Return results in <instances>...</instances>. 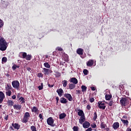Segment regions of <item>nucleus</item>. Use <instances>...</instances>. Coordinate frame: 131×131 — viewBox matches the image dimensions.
<instances>
[{
	"label": "nucleus",
	"instance_id": "obj_62",
	"mask_svg": "<svg viewBox=\"0 0 131 131\" xmlns=\"http://www.w3.org/2000/svg\"><path fill=\"white\" fill-rule=\"evenodd\" d=\"M83 103H84V104H85V103H87L86 100H84L83 101Z\"/></svg>",
	"mask_w": 131,
	"mask_h": 131
},
{
	"label": "nucleus",
	"instance_id": "obj_47",
	"mask_svg": "<svg viewBox=\"0 0 131 131\" xmlns=\"http://www.w3.org/2000/svg\"><path fill=\"white\" fill-rule=\"evenodd\" d=\"M76 94L77 95H80L81 94V90H76Z\"/></svg>",
	"mask_w": 131,
	"mask_h": 131
},
{
	"label": "nucleus",
	"instance_id": "obj_46",
	"mask_svg": "<svg viewBox=\"0 0 131 131\" xmlns=\"http://www.w3.org/2000/svg\"><path fill=\"white\" fill-rule=\"evenodd\" d=\"M91 127H92V128H96L97 125L96 124V123H94L93 124H91Z\"/></svg>",
	"mask_w": 131,
	"mask_h": 131
},
{
	"label": "nucleus",
	"instance_id": "obj_32",
	"mask_svg": "<svg viewBox=\"0 0 131 131\" xmlns=\"http://www.w3.org/2000/svg\"><path fill=\"white\" fill-rule=\"evenodd\" d=\"M43 66L46 68H51V66L49 64V62H45Z\"/></svg>",
	"mask_w": 131,
	"mask_h": 131
},
{
	"label": "nucleus",
	"instance_id": "obj_55",
	"mask_svg": "<svg viewBox=\"0 0 131 131\" xmlns=\"http://www.w3.org/2000/svg\"><path fill=\"white\" fill-rule=\"evenodd\" d=\"M91 89L92 91H96V88H95L94 86H91Z\"/></svg>",
	"mask_w": 131,
	"mask_h": 131
},
{
	"label": "nucleus",
	"instance_id": "obj_45",
	"mask_svg": "<svg viewBox=\"0 0 131 131\" xmlns=\"http://www.w3.org/2000/svg\"><path fill=\"white\" fill-rule=\"evenodd\" d=\"M3 26H4V22L3 20H2V19H0V28H2Z\"/></svg>",
	"mask_w": 131,
	"mask_h": 131
},
{
	"label": "nucleus",
	"instance_id": "obj_13",
	"mask_svg": "<svg viewBox=\"0 0 131 131\" xmlns=\"http://www.w3.org/2000/svg\"><path fill=\"white\" fill-rule=\"evenodd\" d=\"M56 92L57 93L58 96H59V97H62V96H63V93H64V92L63 91V89H58L56 91Z\"/></svg>",
	"mask_w": 131,
	"mask_h": 131
},
{
	"label": "nucleus",
	"instance_id": "obj_63",
	"mask_svg": "<svg viewBox=\"0 0 131 131\" xmlns=\"http://www.w3.org/2000/svg\"><path fill=\"white\" fill-rule=\"evenodd\" d=\"M10 128H11L12 130H14V128H13L12 126L10 127Z\"/></svg>",
	"mask_w": 131,
	"mask_h": 131
},
{
	"label": "nucleus",
	"instance_id": "obj_44",
	"mask_svg": "<svg viewBox=\"0 0 131 131\" xmlns=\"http://www.w3.org/2000/svg\"><path fill=\"white\" fill-rule=\"evenodd\" d=\"M55 76L56 77H60V76H61V73H60L59 72H56V74H55Z\"/></svg>",
	"mask_w": 131,
	"mask_h": 131
},
{
	"label": "nucleus",
	"instance_id": "obj_3",
	"mask_svg": "<svg viewBox=\"0 0 131 131\" xmlns=\"http://www.w3.org/2000/svg\"><path fill=\"white\" fill-rule=\"evenodd\" d=\"M29 118H30V114L29 112H26L23 119V122L24 123H27Z\"/></svg>",
	"mask_w": 131,
	"mask_h": 131
},
{
	"label": "nucleus",
	"instance_id": "obj_6",
	"mask_svg": "<svg viewBox=\"0 0 131 131\" xmlns=\"http://www.w3.org/2000/svg\"><path fill=\"white\" fill-rule=\"evenodd\" d=\"M47 124L48 125H50L51 126H52L54 127L55 126V125L54 124V119H53L52 117H49L47 119Z\"/></svg>",
	"mask_w": 131,
	"mask_h": 131
},
{
	"label": "nucleus",
	"instance_id": "obj_58",
	"mask_svg": "<svg viewBox=\"0 0 131 131\" xmlns=\"http://www.w3.org/2000/svg\"><path fill=\"white\" fill-rule=\"evenodd\" d=\"M8 118H9V115H7V116H6V117H5V120H8Z\"/></svg>",
	"mask_w": 131,
	"mask_h": 131
},
{
	"label": "nucleus",
	"instance_id": "obj_61",
	"mask_svg": "<svg viewBox=\"0 0 131 131\" xmlns=\"http://www.w3.org/2000/svg\"><path fill=\"white\" fill-rule=\"evenodd\" d=\"M105 129L106 131H109V128H108V127L105 128Z\"/></svg>",
	"mask_w": 131,
	"mask_h": 131
},
{
	"label": "nucleus",
	"instance_id": "obj_8",
	"mask_svg": "<svg viewBox=\"0 0 131 131\" xmlns=\"http://www.w3.org/2000/svg\"><path fill=\"white\" fill-rule=\"evenodd\" d=\"M44 74L45 75H49L50 73H53V71L50 70L49 69H47L46 68H43Z\"/></svg>",
	"mask_w": 131,
	"mask_h": 131
},
{
	"label": "nucleus",
	"instance_id": "obj_11",
	"mask_svg": "<svg viewBox=\"0 0 131 131\" xmlns=\"http://www.w3.org/2000/svg\"><path fill=\"white\" fill-rule=\"evenodd\" d=\"M91 126V123L89 122L88 121H85L83 123V127L84 128H89Z\"/></svg>",
	"mask_w": 131,
	"mask_h": 131
},
{
	"label": "nucleus",
	"instance_id": "obj_23",
	"mask_svg": "<svg viewBox=\"0 0 131 131\" xmlns=\"http://www.w3.org/2000/svg\"><path fill=\"white\" fill-rule=\"evenodd\" d=\"M87 66H93L94 65V60H89L86 64Z\"/></svg>",
	"mask_w": 131,
	"mask_h": 131
},
{
	"label": "nucleus",
	"instance_id": "obj_7",
	"mask_svg": "<svg viewBox=\"0 0 131 131\" xmlns=\"http://www.w3.org/2000/svg\"><path fill=\"white\" fill-rule=\"evenodd\" d=\"M98 107L99 109H102V110H105L106 108V106L105 105V103H103L102 101H99L98 103Z\"/></svg>",
	"mask_w": 131,
	"mask_h": 131
},
{
	"label": "nucleus",
	"instance_id": "obj_52",
	"mask_svg": "<svg viewBox=\"0 0 131 131\" xmlns=\"http://www.w3.org/2000/svg\"><path fill=\"white\" fill-rule=\"evenodd\" d=\"M92 130H93V129L92 128V127H89L87 129H86L85 131H92Z\"/></svg>",
	"mask_w": 131,
	"mask_h": 131
},
{
	"label": "nucleus",
	"instance_id": "obj_50",
	"mask_svg": "<svg viewBox=\"0 0 131 131\" xmlns=\"http://www.w3.org/2000/svg\"><path fill=\"white\" fill-rule=\"evenodd\" d=\"M57 50L59 52H62L63 51V49L61 47H57Z\"/></svg>",
	"mask_w": 131,
	"mask_h": 131
},
{
	"label": "nucleus",
	"instance_id": "obj_27",
	"mask_svg": "<svg viewBox=\"0 0 131 131\" xmlns=\"http://www.w3.org/2000/svg\"><path fill=\"white\" fill-rule=\"evenodd\" d=\"M31 110L32 112H35V113L38 112V108H37L36 106H33L32 108H31Z\"/></svg>",
	"mask_w": 131,
	"mask_h": 131
},
{
	"label": "nucleus",
	"instance_id": "obj_51",
	"mask_svg": "<svg viewBox=\"0 0 131 131\" xmlns=\"http://www.w3.org/2000/svg\"><path fill=\"white\" fill-rule=\"evenodd\" d=\"M86 108L88 110H91V108H92V107L90 105V104H88L86 106Z\"/></svg>",
	"mask_w": 131,
	"mask_h": 131
},
{
	"label": "nucleus",
	"instance_id": "obj_16",
	"mask_svg": "<svg viewBox=\"0 0 131 131\" xmlns=\"http://www.w3.org/2000/svg\"><path fill=\"white\" fill-rule=\"evenodd\" d=\"M112 127H113V128H114V129H117V128L119 127V123L118 122L114 123Z\"/></svg>",
	"mask_w": 131,
	"mask_h": 131
},
{
	"label": "nucleus",
	"instance_id": "obj_14",
	"mask_svg": "<svg viewBox=\"0 0 131 131\" xmlns=\"http://www.w3.org/2000/svg\"><path fill=\"white\" fill-rule=\"evenodd\" d=\"M84 121H85V117H84V116H81L79 119V123H80V124H82V123L84 122Z\"/></svg>",
	"mask_w": 131,
	"mask_h": 131
},
{
	"label": "nucleus",
	"instance_id": "obj_34",
	"mask_svg": "<svg viewBox=\"0 0 131 131\" xmlns=\"http://www.w3.org/2000/svg\"><path fill=\"white\" fill-rule=\"evenodd\" d=\"M97 118H98V115H97V112H95L93 118L94 121H96V119H97Z\"/></svg>",
	"mask_w": 131,
	"mask_h": 131
},
{
	"label": "nucleus",
	"instance_id": "obj_28",
	"mask_svg": "<svg viewBox=\"0 0 131 131\" xmlns=\"http://www.w3.org/2000/svg\"><path fill=\"white\" fill-rule=\"evenodd\" d=\"M69 88L70 90H73V89H75V84H69Z\"/></svg>",
	"mask_w": 131,
	"mask_h": 131
},
{
	"label": "nucleus",
	"instance_id": "obj_49",
	"mask_svg": "<svg viewBox=\"0 0 131 131\" xmlns=\"http://www.w3.org/2000/svg\"><path fill=\"white\" fill-rule=\"evenodd\" d=\"M90 102L91 103H93V102H95V98H90Z\"/></svg>",
	"mask_w": 131,
	"mask_h": 131
},
{
	"label": "nucleus",
	"instance_id": "obj_64",
	"mask_svg": "<svg viewBox=\"0 0 131 131\" xmlns=\"http://www.w3.org/2000/svg\"><path fill=\"white\" fill-rule=\"evenodd\" d=\"M78 110H79L78 108H76L75 111H78Z\"/></svg>",
	"mask_w": 131,
	"mask_h": 131
},
{
	"label": "nucleus",
	"instance_id": "obj_22",
	"mask_svg": "<svg viewBox=\"0 0 131 131\" xmlns=\"http://www.w3.org/2000/svg\"><path fill=\"white\" fill-rule=\"evenodd\" d=\"M7 104L8 106H10V107H12V106H14V102L13 100H8L7 101Z\"/></svg>",
	"mask_w": 131,
	"mask_h": 131
},
{
	"label": "nucleus",
	"instance_id": "obj_10",
	"mask_svg": "<svg viewBox=\"0 0 131 131\" xmlns=\"http://www.w3.org/2000/svg\"><path fill=\"white\" fill-rule=\"evenodd\" d=\"M5 98H6V96H5L4 92L0 91V104L3 103Z\"/></svg>",
	"mask_w": 131,
	"mask_h": 131
},
{
	"label": "nucleus",
	"instance_id": "obj_42",
	"mask_svg": "<svg viewBox=\"0 0 131 131\" xmlns=\"http://www.w3.org/2000/svg\"><path fill=\"white\" fill-rule=\"evenodd\" d=\"M30 128H31V130L32 131H37L36 130V127H35V126H33V125L31 126Z\"/></svg>",
	"mask_w": 131,
	"mask_h": 131
},
{
	"label": "nucleus",
	"instance_id": "obj_25",
	"mask_svg": "<svg viewBox=\"0 0 131 131\" xmlns=\"http://www.w3.org/2000/svg\"><path fill=\"white\" fill-rule=\"evenodd\" d=\"M67 115L65 113H62L59 115V119H64Z\"/></svg>",
	"mask_w": 131,
	"mask_h": 131
},
{
	"label": "nucleus",
	"instance_id": "obj_1",
	"mask_svg": "<svg viewBox=\"0 0 131 131\" xmlns=\"http://www.w3.org/2000/svg\"><path fill=\"white\" fill-rule=\"evenodd\" d=\"M8 48V43L5 38L0 36V51L4 52Z\"/></svg>",
	"mask_w": 131,
	"mask_h": 131
},
{
	"label": "nucleus",
	"instance_id": "obj_41",
	"mask_svg": "<svg viewBox=\"0 0 131 131\" xmlns=\"http://www.w3.org/2000/svg\"><path fill=\"white\" fill-rule=\"evenodd\" d=\"M73 131H78L79 129V127L77 126H74L73 128Z\"/></svg>",
	"mask_w": 131,
	"mask_h": 131
},
{
	"label": "nucleus",
	"instance_id": "obj_36",
	"mask_svg": "<svg viewBox=\"0 0 131 131\" xmlns=\"http://www.w3.org/2000/svg\"><path fill=\"white\" fill-rule=\"evenodd\" d=\"M20 66H17V64H14L12 66V69L13 70H16V69H17V68H19Z\"/></svg>",
	"mask_w": 131,
	"mask_h": 131
},
{
	"label": "nucleus",
	"instance_id": "obj_33",
	"mask_svg": "<svg viewBox=\"0 0 131 131\" xmlns=\"http://www.w3.org/2000/svg\"><path fill=\"white\" fill-rule=\"evenodd\" d=\"M19 101L20 100V102L21 101V104H24V103H25V98H24L23 97H20L18 99Z\"/></svg>",
	"mask_w": 131,
	"mask_h": 131
},
{
	"label": "nucleus",
	"instance_id": "obj_35",
	"mask_svg": "<svg viewBox=\"0 0 131 131\" xmlns=\"http://www.w3.org/2000/svg\"><path fill=\"white\" fill-rule=\"evenodd\" d=\"M62 84L64 88H66V86H67V80H64L63 81H62Z\"/></svg>",
	"mask_w": 131,
	"mask_h": 131
},
{
	"label": "nucleus",
	"instance_id": "obj_53",
	"mask_svg": "<svg viewBox=\"0 0 131 131\" xmlns=\"http://www.w3.org/2000/svg\"><path fill=\"white\" fill-rule=\"evenodd\" d=\"M48 85L49 88H53L54 86V84L51 85L50 83H48Z\"/></svg>",
	"mask_w": 131,
	"mask_h": 131
},
{
	"label": "nucleus",
	"instance_id": "obj_15",
	"mask_svg": "<svg viewBox=\"0 0 131 131\" xmlns=\"http://www.w3.org/2000/svg\"><path fill=\"white\" fill-rule=\"evenodd\" d=\"M105 98L106 101H110L112 99V95L111 94H106L105 96Z\"/></svg>",
	"mask_w": 131,
	"mask_h": 131
},
{
	"label": "nucleus",
	"instance_id": "obj_40",
	"mask_svg": "<svg viewBox=\"0 0 131 131\" xmlns=\"http://www.w3.org/2000/svg\"><path fill=\"white\" fill-rule=\"evenodd\" d=\"M83 73L84 75H88V74H89V71L86 69H84L83 71Z\"/></svg>",
	"mask_w": 131,
	"mask_h": 131
},
{
	"label": "nucleus",
	"instance_id": "obj_30",
	"mask_svg": "<svg viewBox=\"0 0 131 131\" xmlns=\"http://www.w3.org/2000/svg\"><path fill=\"white\" fill-rule=\"evenodd\" d=\"M6 96H8V97H11V95H12V91L11 90H6Z\"/></svg>",
	"mask_w": 131,
	"mask_h": 131
},
{
	"label": "nucleus",
	"instance_id": "obj_54",
	"mask_svg": "<svg viewBox=\"0 0 131 131\" xmlns=\"http://www.w3.org/2000/svg\"><path fill=\"white\" fill-rule=\"evenodd\" d=\"M56 104H58V103L59 102V97H56Z\"/></svg>",
	"mask_w": 131,
	"mask_h": 131
},
{
	"label": "nucleus",
	"instance_id": "obj_59",
	"mask_svg": "<svg viewBox=\"0 0 131 131\" xmlns=\"http://www.w3.org/2000/svg\"><path fill=\"white\" fill-rule=\"evenodd\" d=\"M126 131H131V128H127L126 129Z\"/></svg>",
	"mask_w": 131,
	"mask_h": 131
},
{
	"label": "nucleus",
	"instance_id": "obj_5",
	"mask_svg": "<svg viewBox=\"0 0 131 131\" xmlns=\"http://www.w3.org/2000/svg\"><path fill=\"white\" fill-rule=\"evenodd\" d=\"M23 55V59H26L27 61H30L32 58V55L31 54L27 55L26 52H21Z\"/></svg>",
	"mask_w": 131,
	"mask_h": 131
},
{
	"label": "nucleus",
	"instance_id": "obj_21",
	"mask_svg": "<svg viewBox=\"0 0 131 131\" xmlns=\"http://www.w3.org/2000/svg\"><path fill=\"white\" fill-rule=\"evenodd\" d=\"M78 115L79 116L81 117L84 116V113H83V111H82V110H78Z\"/></svg>",
	"mask_w": 131,
	"mask_h": 131
},
{
	"label": "nucleus",
	"instance_id": "obj_12",
	"mask_svg": "<svg viewBox=\"0 0 131 131\" xmlns=\"http://www.w3.org/2000/svg\"><path fill=\"white\" fill-rule=\"evenodd\" d=\"M70 81L74 84H77V83H78V80H77V79H76L75 77L71 78Z\"/></svg>",
	"mask_w": 131,
	"mask_h": 131
},
{
	"label": "nucleus",
	"instance_id": "obj_56",
	"mask_svg": "<svg viewBox=\"0 0 131 131\" xmlns=\"http://www.w3.org/2000/svg\"><path fill=\"white\" fill-rule=\"evenodd\" d=\"M16 95H13L12 96V99H13V100H16Z\"/></svg>",
	"mask_w": 131,
	"mask_h": 131
},
{
	"label": "nucleus",
	"instance_id": "obj_31",
	"mask_svg": "<svg viewBox=\"0 0 131 131\" xmlns=\"http://www.w3.org/2000/svg\"><path fill=\"white\" fill-rule=\"evenodd\" d=\"M121 121L125 125H128V121L127 120L122 119Z\"/></svg>",
	"mask_w": 131,
	"mask_h": 131
},
{
	"label": "nucleus",
	"instance_id": "obj_4",
	"mask_svg": "<svg viewBox=\"0 0 131 131\" xmlns=\"http://www.w3.org/2000/svg\"><path fill=\"white\" fill-rule=\"evenodd\" d=\"M12 85L14 89L19 90L20 89V83L18 80H14L12 82Z\"/></svg>",
	"mask_w": 131,
	"mask_h": 131
},
{
	"label": "nucleus",
	"instance_id": "obj_48",
	"mask_svg": "<svg viewBox=\"0 0 131 131\" xmlns=\"http://www.w3.org/2000/svg\"><path fill=\"white\" fill-rule=\"evenodd\" d=\"M39 117L40 119H41V120H43V116H42V114H39Z\"/></svg>",
	"mask_w": 131,
	"mask_h": 131
},
{
	"label": "nucleus",
	"instance_id": "obj_37",
	"mask_svg": "<svg viewBox=\"0 0 131 131\" xmlns=\"http://www.w3.org/2000/svg\"><path fill=\"white\" fill-rule=\"evenodd\" d=\"M38 89L39 91H41V90H42V89H43V83H41L40 85L38 86Z\"/></svg>",
	"mask_w": 131,
	"mask_h": 131
},
{
	"label": "nucleus",
	"instance_id": "obj_57",
	"mask_svg": "<svg viewBox=\"0 0 131 131\" xmlns=\"http://www.w3.org/2000/svg\"><path fill=\"white\" fill-rule=\"evenodd\" d=\"M27 70H28V71H30V70H31V68H29V67H27L26 68Z\"/></svg>",
	"mask_w": 131,
	"mask_h": 131
},
{
	"label": "nucleus",
	"instance_id": "obj_2",
	"mask_svg": "<svg viewBox=\"0 0 131 131\" xmlns=\"http://www.w3.org/2000/svg\"><path fill=\"white\" fill-rule=\"evenodd\" d=\"M120 99V103L121 106H122V107H125V106H127V105H128L129 100L127 97H122Z\"/></svg>",
	"mask_w": 131,
	"mask_h": 131
},
{
	"label": "nucleus",
	"instance_id": "obj_43",
	"mask_svg": "<svg viewBox=\"0 0 131 131\" xmlns=\"http://www.w3.org/2000/svg\"><path fill=\"white\" fill-rule=\"evenodd\" d=\"M113 103H114V101H113V100H111L109 102H108V105L110 107H111L113 105Z\"/></svg>",
	"mask_w": 131,
	"mask_h": 131
},
{
	"label": "nucleus",
	"instance_id": "obj_24",
	"mask_svg": "<svg viewBox=\"0 0 131 131\" xmlns=\"http://www.w3.org/2000/svg\"><path fill=\"white\" fill-rule=\"evenodd\" d=\"M81 89V92H82V93H85L86 92L88 88L85 85H82Z\"/></svg>",
	"mask_w": 131,
	"mask_h": 131
},
{
	"label": "nucleus",
	"instance_id": "obj_29",
	"mask_svg": "<svg viewBox=\"0 0 131 131\" xmlns=\"http://www.w3.org/2000/svg\"><path fill=\"white\" fill-rule=\"evenodd\" d=\"M107 125H106V124H105V122H102L100 124V127L103 129V128H105V127H106Z\"/></svg>",
	"mask_w": 131,
	"mask_h": 131
},
{
	"label": "nucleus",
	"instance_id": "obj_38",
	"mask_svg": "<svg viewBox=\"0 0 131 131\" xmlns=\"http://www.w3.org/2000/svg\"><path fill=\"white\" fill-rule=\"evenodd\" d=\"M8 61V58L6 57H4L2 58V63H7V61Z\"/></svg>",
	"mask_w": 131,
	"mask_h": 131
},
{
	"label": "nucleus",
	"instance_id": "obj_26",
	"mask_svg": "<svg viewBox=\"0 0 131 131\" xmlns=\"http://www.w3.org/2000/svg\"><path fill=\"white\" fill-rule=\"evenodd\" d=\"M13 88L12 87V85H11V84L8 83L7 84V86L5 88L6 90H12Z\"/></svg>",
	"mask_w": 131,
	"mask_h": 131
},
{
	"label": "nucleus",
	"instance_id": "obj_18",
	"mask_svg": "<svg viewBox=\"0 0 131 131\" xmlns=\"http://www.w3.org/2000/svg\"><path fill=\"white\" fill-rule=\"evenodd\" d=\"M12 125L15 129H19V128H20V125H19L18 123H13Z\"/></svg>",
	"mask_w": 131,
	"mask_h": 131
},
{
	"label": "nucleus",
	"instance_id": "obj_60",
	"mask_svg": "<svg viewBox=\"0 0 131 131\" xmlns=\"http://www.w3.org/2000/svg\"><path fill=\"white\" fill-rule=\"evenodd\" d=\"M17 98H20V94H19V93H18V94H17Z\"/></svg>",
	"mask_w": 131,
	"mask_h": 131
},
{
	"label": "nucleus",
	"instance_id": "obj_20",
	"mask_svg": "<svg viewBox=\"0 0 131 131\" xmlns=\"http://www.w3.org/2000/svg\"><path fill=\"white\" fill-rule=\"evenodd\" d=\"M60 102L61 104H67V99L64 97H61Z\"/></svg>",
	"mask_w": 131,
	"mask_h": 131
},
{
	"label": "nucleus",
	"instance_id": "obj_19",
	"mask_svg": "<svg viewBox=\"0 0 131 131\" xmlns=\"http://www.w3.org/2000/svg\"><path fill=\"white\" fill-rule=\"evenodd\" d=\"M13 108L15 110H20L21 108H22V106H21V105L15 104L13 105Z\"/></svg>",
	"mask_w": 131,
	"mask_h": 131
},
{
	"label": "nucleus",
	"instance_id": "obj_9",
	"mask_svg": "<svg viewBox=\"0 0 131 131\" xmlns=\"http://www.w3.org/2000/svg\"><path fill=\"white\" fill-rule=\"evenodd\" d=\"M64 97H65V98L68 99V100H69L70 102H71V101L73 100V98H72V96H71V94H69V93L64 94Z\"/></svg>",
	"mask_w": 131,
	"mask_h": 131
},
{
	"label": "nucleus",
	"instance_id": "obj_17",
	"mask_svg": "<svg viewBox=\"0 0 131 131\" xmlns=\"http://www.w3.org/2000/svg\"><path fill=\"white\" fill-rule=\"evenodd\" d=\"M77 54L78 55H83V49L79 48L77 50Z\"/></svg>",
	"mask_w": 131,
	"mask_h": 131
},
{
	"label": "nucleus",
	"instance_id": "obj_39",
	"mask_svg": "<svg viewBox=\"0 0 131 131\" xmlns=\"http://www.w3.org/2000/svg\"><path fill=\"white\" fill-rule=\"evenodd\" d=\"M37 77H39V78H40V77L41 78H42V77H43V74L41 73H38L37 74Z\"/></svg>",
	"mask_w": 131,
	"mask_h": 131
}]
</instances>
